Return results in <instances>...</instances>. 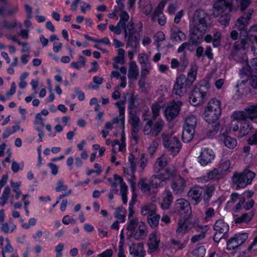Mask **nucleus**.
<instances>
[{
    "label": "nucleus",
    "instance_id": "nucleus-35",
    "mask_svg": "<svg viewBox=\"0 0 257 257\" xmlns=\"http://www.w3.org/2000/svg\"><path fill=\"white\" fill-rule=\"evenodd\" d=\"M160 219V216L158 214H152L148 216L147 220L149 224L152 228L156 227Z\"/></svg>",
    "mask_w": 257,
    "mask_h": 257
},
{
    "label": "nucleus",
    "instance_id": "nucleus-26",
    "mask_svg": "<svg viewBox=\"0 0 257 257\" xmlns=\"http://www.w3.org/2000/svg\"><path fill=\"white\" fill-rule=\"evenodd\" d=\"M160 175L162 179L166 181V180L175 179L178 175L175 170L167 168L164 170V172H161Z\"/></svg>",
    "mask_w": 257,
    "mask_h": 257
},
{
    "label": "nucleus",
    "instance_id": "nucleus-20",
    "mask_svg": "<svg viewBox=\"0 0 257 257\" xmlns=\"http://www.w3.org/2000/svg\"><path fill=\"white\" fill-rule=\"evenodd\" d=\"M219 140L223 142L224 145L229 149H232L237 145V141L234 138L222 134L219 136Z\"/></svg>",
    "mask_w": 257,
    "mask_h": 257
},
{
    "label": "nucleus",
    "instance_id": "nucleus-31",
    "mask_svg": "<svg viewBox=\"0 0 257 257\" xmlns=\"http://www.w3.org/2000/svg\"><path fill=\"white\" fill-rule=\"evenodd\" d=\"M139 74L137 66L134 61H132L130 64L128 73V78L131 79H137Z\"/></svg>",
    "mask_w": 257,
    "mask_h": 257
},
{
    "label": "nucleus",
    "instance_id": "nucleus-12",
    "mask_svg": "<svg viewBox=\"0 0 257 257\" xmlns=\"http://www.w3.org/2000/svg\"><path fill=\"white\" fill-rule=\"evenodd\" d=\"M171 188L175 194H181L184 190L186 187V182L185 180L179 175L174 179L171 184Z\"/></svg>",
    "mask_w": 257,
    "mask_h": 257
},
{
    "label": "nucleus",
    "instance_id": "nucleus-4",
    "mask_svg": "<svg viewBox=\"0 0 257 257\" xmlns=\"http://www.w3.org/2000/svg\"><path fill=\"white\" fill-rule=\"evenodd\" d=\"M252 10H248L240 16L237 20L236 24L238 30L240 31L239 40L236 41L234 44V48L235 50L244 49L248 40V32L246 30V26L249 24L253 13Z\"/></svg>",
    "mask_w": 257,
    "mask_h": 257
},
{
    "label": "nucleus",
    "instance_id": "nucleus-43",
    "mask_svg": "<svg viewBox=\"0 0 257 257\" xmlns=\"http://www.w3.org/2000/svg\"><path fill=\"white\" fill-rule=\"evenodd\" d=\"M135 156L132 154H130L129 157V162L130 165V168L131 169V174L130 175L133 177V178L135 179V176L134 175L136 171V164L135 161Z\"/></svg>",
    "mask_w": 257,
    "mask_h": 257
},
{
    "label": "nucleus",
    "instance_id": "nucleus-46",
    "mask_svg": "<svg viewBox=\"0 0 257 257\" xmlns=\"http://www.w3.org/2000/svg\"><path fill=\"white\" fill-rule=\"evenodd\" d=\"M230 165V163L229 160H226L220 164L218 169L222 175L229 169Z\"/></svg>",
    "mask_w": 257,
    "mask_h": 257
},
{
    "label": "nucleus",
    "instance_id": "nucleus-29",
    "mask_svg": "<svg viewBox=\"0 0 257 257\" xmlns=\"http://www.w3.org/2000/svg\"><path fill=\"white\" fill-rule=\"evenodd\" d=\"M173 200V195L171 192L168 190L165 191V196L163 198V201L161 203L162 207L166 209H168Z\"/></svg>",
    "mask_w": 257,
    "mask_h": 257
},
{
    "label": "nucleus",
    "instance_id": "nucleus-8",
    "mask_svg": "<svg viewBox=\"0 0 257 257\" xmlns=\"http://www.w3.org/2000/svg\"><path fill=\"white\" fill-rule=\"evenodd\" d=\"M175 212L184 217H189L192 213L189 202L184 198H180L176 201L174 205Z\"/></svg>",
    "mask_w": 257,
    "mask_h": 257
},
{
    "label": "nucleus",
    "instance_id": "nucleus-16",
    "mask_svg": "<svg viewBox=\"0 0 257 257\" xmlns=\"http://www.w3.org/2000/svg\"><path fill=\"white\" fill-rule=\"evenodd\" d=\"M221 34L219 31H216L212 36L210 34L207 35L205 38V41L207 43L212 42L214 47H219L221 45Z\"/></svg>",
    "mask_w": 257,
    "mask_h": 257
},
{
    "label": "nucleus",
    "instance_id": "nucleus-42",
    "mask_svg": "<svg viewBox=\"0 0 257 257\" xmlns=\"http://www.w3.org/2000/svg\"><path fill=\"white\" fill-rule=\"evenodd\" d=\"M253 214L252 213H244L240 217L237 218L235 220V223H240L242 222H248L249 221Z\"/></svg>",
    "mask_w": 257,
    "mask_h": 257
},
{
    "label": "nucleus",
    "instance_id": "nucleus-2",
    "mask_svg": "<svg viewBox=\"0 0 257 257\" xmlns=\"http://www.w3.org/2000/svg\"><path fill=\"white\" fill-rule=\"evenodd\" d=\"M210 17L204 10L195 11L190 24V40L193 45L200 43L203 36L211 28Z\"/></svg>",
    "mask_w": 257,
    "mask_h": 257
},
{
    "label": "nucleus",
    "instance_id": "nucleus-22",
    "mask_svg": "<svg viewBox=\"0 0 257 257\" xmlns=\"http://www.w3.org/2000/svg\"><path fill=\"white\" fill-rule=\"evenodd\" d=\"M149 183L151 187L154 188L163 186L166 184V181L162 179L160 174L153 175L149 180Z\"/></svg>",
    "mask_w": 257,
    "mask_h": 257
},
{
    "label": "nucleus",
    "instance_id": "nucleus-52",
    "mask_svg": "<svg viewBox=\"0 0 257 257\" xmlns=\"http://www.w3.org/2000/svg\"><path fill=\"white\" fill-rule=\"evenodd\" d=\"M247 143L249 145H257V130L253 134L251 137L247 140Z\"/></svg>",
    "mask_w": 257,
    "mask_h": 257
},
{
    "label": "nucleus",
    "instance_id": "nucleus-56",
    "mask_svg": "<svg viewBox=\"0 0 257 257\" xmlns=\"http://www.w3.org/2000/svg\"><path fill=\"white\" fill-rule=\"evenodd\" d=\"M113 251L111 249H108L105 251L99 254L97 257H112Z\"/></svg>",
    "mask_w": 257,
    "mask_h": 257
},
{
    "label": "nucleus",
    "instance_id": "nucleus-45",
    "mask_svg": "<svg viewBox=\"0 0 257 257\" xmlns=\"http://www.w3.org/2000/svg\"><path fill=\"white\" fill-rule=\"evenodd\" d=\"M248 238L246 233L235 234L233 237L228 239V241H246Z\"/></svg>",
    "mask_w": 257,
    "mask_h": 257
},
{
    "label": "nucleus",
    "instance_id": "nucleus-1",
    "mask_svg": "<svg viewBox=\"0 0 257 257\" xmlns=\"http://www.w3.org/2000/svg\"><path fill=\"white\" fill-rule=\"evenodd\" d=\"M122 0H116L117 4L116 10L120 12L119 15L120 20L117 25L114 26L111 25L109 26L110 31L116 35L121 34L122 30L124 36L127 39V46H131L135 49L138 47L140 40V34L135 27V23L133 20L128 21L130 16L128 13L124 11V6Z\"/></svg>",
    "mask_w": 257,
    "mask_h": 257
},
{
    "label": "nucleus",
    "instance_id": "nucleus-33",
    "mask_svg": "<svg viewBox=\"0 0 257 257\" xmlns=\"http://www.w3.org/2000/svg\"><path fill=\"white\" fill-rule=\"evenodd\" d=\"M146 231L145 223L143 222H141L139 225V227L136 231L134 235L135 239L138 240L141 238V237L145 235Z\"/></svg>",
    "mask_w": 257,
    "mask_h": 257
},
{
    "label": "nucleus",
    "instance_id": "nucleus-14",
    "mask_svg": "<svg viewBox=\"0 0 257 257\" xmlns=\"http://www.w3.org/2000/svg\"><path fill=\"white\" fill-rule=\"evenodd\" d=\"M214 158V155L212 151L209 150L208 149H205L201 152L200 155L199 157L198 162L202 165H206L210 163Z\"/></svg>",
    "mask_w": 257,
    "mask_h": 257
},
{
    "label": "nucleus",
    "instance_id": "nucleus-3",
    "mask_svg": "<svg viewBox=\"0 0 257 257\" xmlns=\"http://www.w3.org/2000/svg\"><path fill=\"white\" fill-rule=\"evenodd\" d=\"M232 0H216L213 6L214 11L212 16L218 17V21L224 27L229 25L231 15L229 12L233 10Z\"/></svg>",
    "mask_w": 257,
    "mask_h": 257
},
{
    "label": "nucleus",
    "instance_id": "nucleus-41",
    "mask_svg": "<svg viewBox=\"0 0 257 257\" xmlns=\"http://www.w3.org/2000/svg\"><path fill=\"white\" fill-rule=\"evenodd\" d=\"M139 188L144 192H150V187H151L150 183L149 184L145 183L144 179H141L138 183Z\"/></svg>",
    "mask_w": 257,
    "mask_h": 257
},
{
    "label": "nucleus",
    "instance_id": "nucleus-13",
    "mask_svg": "<svg viewBox=\"0 0 257 257\" xmlns=\"http://www.w3.org/2000/svg\"><path fill=\"white\" fill-rule=\"evenodd\" d=\"M203 188L196 186L192 187L188 193V196L193 201L194 204H197L201 200Z\"/></svg>",
    "mask_w": 257,
    "mask_h": 257
},
{
    "label": "nucleus",
    "instance_id": "nucleus-54",
    "mask_svg": "<svg viewBox=\"0 0 257 257\" xmlns=\"http://www.w3.org/2000/svg\"><path fill=\"white\" fill-rule=\"evenodd\" d=\"M171 38L176 41H179V39H178V28L177 27H175L172 28L171 29Z\"/></svg>",
    "mask_w": 257,
    "mask_h": 257
},
{
    "label": "nucleus",
    "instance_id": "nucleus-6",
    "mask_svg": "<svg viewBox=\"0 0 257 257\" xmlns=\"http://www.w3.org/2000/svg\"><path fill=\"white\" fill-rule=\"evenodd\" d=\"M255 177V173L248 169L241 173L235 172L232 176V182L236 184V189L245 188L250 184Z\"/></svg>",
    "mask_w": 257,
    "mask_h": 257
},
{
    "label": "nucleus",
    "instance_id": "nucleus-9",
    "mask_svg": "<svg viewBox=\"0 0 257 257\" xmlns=\"http://www.w3.org/2000/svg\"><path fill=\"white\" fill-rule=\"evenodd\" d=\"M251 105L246 107L243 111H236L233 112L231 117L236 120L243 121H247L248 119L251 120L254 118L253 110Z\"/></svg>",
    "mask_w": 257,
    "mask_h": 257
},
{
    "label": "nucleus",
    "instance_id": "nucleus-58",
    "mask_svg": "<svg viewBox=\"0 0 257 257\" xmlns=\"http://www.w3.org/2000/svg\"><path fill=\"white\" fill-rule=\"evenodd\" d=\"M119 114L120 116V120L121 121L123 130L124 127V107L119 108Z\"/></svg>",
    "mask_w": 257,
    "mask_h": 257
},
{
    "label": "nucleus",
    "instance_id": "nucleus-37",
    "mask_svg": "<svg viewBox=\"0 0 257 257\" xmlns=\"http://www.w3.org/2000/svg\"><path fill=\"white\" fill-rule=\"evenodd\" d=\"M11 193V189L9 186H7L5 187V190L4 192H3V194L2 195V196L1 197V199L2 200V201L0 202V205L4 206L7 200H8L9 197Z\"/></svg>",
    "mask_w": 257,
    "mask_h": 257
},
{
    "label": "nucleus",
    "instance_id": "nucleus-10",
    "mask_svg": "<svg viewBox=\"0 0 257 257\" xmlns=\"http://www.w3.org/2000/svg\"><path fill=\"white\" fill-rule=\"evenodd\" d=\"M202 87L201 86L199 87H196L191 91L189 102L192 105L196 106L204 102L206 93L203 90Z\"/></svg>",
    "mask_w": 257,
    "mask_h": 257
},
{
    "label": "nucleus",
    "instance_id": "nucleus-38",
    "mask_svg": "<svg viewBox=\"0 0 257 257\" xmlns=\"http://www.w3.org/2000/svg\"><path fill=\"white\" fill-rule=\"evenodd\" d=\"M238 4V7L241 12H243L251 4L252 0H235Z\"/></svg>",
    "mask_w": 257,
    "mask_h": 257
},
{
    "label": "nucleus",
    "instance_id": "nucleus-49",
    "mask_svg": "<svg viewBox=\"0 0 257 257\" xmlns=\"http://www.w3.org/2000/svg\"><path fill=\"white\" fill-rule=\"evenodd\" d=\"M160 106L158 104H154L152 106V110L153 114V119L155 120L159 114Z\"/></svg>",
    "mask_w": 257,
    "mask_h": 257
},
{
    "label": "nucleus",
    "instance_id": "nucleus-40",
    "mask_svg": "<svg viewBox=\"0 0 257 257\" xmlns=\"http://www.w3.org/2000/svg\"><path fill=\"white\" fill-rule=\"evenodd\" d=\"M157 163L159 166V168H157L156 164L155 167L156 172H160L161 171H162L164 167L166 166L167 161L165 157H161L158 159Z\"/></svg>",
    "mask_w": 257,
    "mask_h": 257
},
{
    "label": "nucleus",
    "instance_id": "nucleus-25",
    "mask_svg": "<svg viewBox=\"0 0 257 257\" xmlns=\"http://www.w3.org/2000/svg\"><path fill=\"white\" fill-rule=\"evenodd\" d=\"M195 133V130H191L187 128V127H183L182 132V139L184 143H189L194 137Z\"/></svg>",
    "mask_w": 257,
    "mask_h": 257
},
{
    "label": "nucleus",
    "instance_id": "nucleus-44",
    "mask_svg": "<svg viewBox=\"0 0 257 257\" xmlns=\"http://www.w3.org/2000/svg\"><path fill=\"white\" fill-rule=\"evenodd\" d=\"M205 252L206 249L204 246H199L193 251V254L195 257H203Z\"/></svg>",
    "mask_w": 257,
    "mask_h": 257
},
{
    "label": "nucleus",
    "instance_id": "nucleus-60",
    "mask_svg": "<svg viewBox=\"0 0 257 257\" xmlns=\"http://www.w3.org/2000/svg\"><path fill=\"white\" fill-rule=\"evenodd\" d=\"M226 239L225 234L223 233H219L218 232L216 231L215 234L213 236L214 241H220L221 239Z\"/></svg>",
    "mask_w": 257,
    "mask_h": 257
},
{
    "label": "nucleus",
    "instance_id": "nucleus-15",
    "mask_svg": "<svg viewBox=\"0 0 257 257\" xmlns=\"http://www.w3.org/2000/svg\"><path fill=\"white\" fill-rule=\"evenodd\" d=\"M130 250L131 254H134V257H144L145 255L142 242L137 244L133 243L130 246Z\"/></svg>",
    "mask_w": 257,
    "mask_h": 257
},
{
    "label": "nucleus",
    "instance_id": "nucleus-23",
    "mask_svg": "<svg viewBox=\"0 0 257 257\" xmlns=\"http://www.w3.org/2000/svg\"><path fill=\"white\" fill-rule=\"evenodd\" d=\"M214 229L219 233L225 234L228 230L229 226L223 220L220 219L216 221Z\"/></svg>",
    "mask_w": 257,
    "mask_h": 257
},
{
    "label": "nucleus",
    "instance_id": "nucleus-48",
    "mask_svg": "<svg viewBox=\"0 0 257 257\" xmlns=\"http://www.w3.org/2000/svg\"><path fill=\"white\" fill-rule=\"evenodd\" d=\"M129 106L128 109H132L133 108H136L139 105V103L137 101V98L134 96L133 94L132 95L129 101Z\"/></svg>",
    "mask_w": 257,
    "mask_h": 257
},
{
    "label": "nucleus",
    "instance_id": "nucleus-7",
    "mask_svg": "<svg viewBox=\"0 0 257 257\" xmlns=\"http://www.w3.org/2000/svg\"><path fill=\"white\" fill-rule=\"evenodd\" d=\"M163 145L170 151L172 155H176L181 149V143L176 137H169L163 135Z\"/></svg>",
    "mask_w": 257,
    "mask_h": 257
},
{
    "label": "nucleus",
    "instance_id": "nucleus-62",
    "mask_svg": "<svg viewBox=\"0 0 257 257\" xmlns=\"http://www.w3.org/2000/svg\"><path fill=\"white\" fill-rule=\"evenodd\" d=\"M205 235V232L202 231L199 234L194 235L192 238L191 241H199L203 239Z\"/></svg>",
    "mask_w": 257,
    "mask_h": 257
},
{
    "label": "nucleus",
    "instance_id": "nucleus-27",
    "mask_svg": "<svg viewBox=\"0 0 257 257\" xmlns=\"http://www.w3.org/2000/svg\"><path fill=\"white\" fill-rule=\"evenodd\" d=\"M252 128V126L249 121H245L242 122L239 130V137H243L247 135Z\"/></svg>",
    "mask_w": 257,
    "mask_h": 257
},
{
    "label": "nucleus",
    "instance_id": "nucleus-30",
    "mask_svg": "<svg viewBox=\"0 0 257 257\" xmlns=\"http://www.w3.org/2000/svg\"><path fill=\"white\" fill-rule=\"evenodd\" d=\"M129 222L126 229L128 230V236H132L134 231L138 225V220L137 218H132L129 219Z\"/></svg>",
    "mask_w": 257,
    "mask_h": 257
},
{
    "label": "nucleus",
    "instance_id": "nucleus-24",
    "mask_svg": "<svg viewBox=\"0 0 257 257\" xmlns=\"http://www.w3.org/2000/svg\"><path fill=\"white\" fill-rule=\"evenodd\" d=\"M151 19L153 22L158 21V23L164 26L166 24V18L163 12L159 11H155L154 12Z\"/></svg>",
    "mask_w": 257,
    "mask_h": 257
},
{
    "label": "nucleus",
    "instance_id": "nucleus-53",
    "mask_svg": "<svg viewBox=\"0 0 257 257\" xmlns=\"http://www.w3.org/2000/svg\"><path fill=\"white\" fill-rule=\"evenodd\" d=\"M139 61L143 66H150V64L148 62V59L144 54H142L139 56Z\"/></svg>",
    "mask_w": 257,
    "mask_h": 257
},
{
    "label": "nucleus",
    "instance_id": "nucleus-57",
    "mask_svg": "<svg viewBox=\"0 0 257 257\" xmlns=\"http://www.w3.org/2000/svg\"><path fill=\"white\" fill-rule=\"evenodd\" d=\"M159 242H149L148 243L149 250L150 252H153L156 250L159 246Z\"/></svg>",
    "mask_w": 257,
    "mask_h": 257
},
{
    "label": "nucleus",
    "instance_id": "nucleus-36",
    "mask_svg": "<svg viewBox=\"0 0 257 257\" xmlns=\"http://www.w3.org/2000/svg\"><path fill=\"white\" fill-rule=\"evenodd\" d=\"M156 212V208L153 204L144 206L142 209V214L143 215H152L155 214Z\"/></svg>",
    "mask_w": 257,
    "mask_h": 257
},
{
    "label": "nucleus",
    "instance_id": "nucleus-32",
    "mask_svg": "<svg viewBox=\"0 0 257 257\" xmlns=\"http://www.w3.org/2000/svg\"><path fill=\"white\" fill-rule=\"evenodd\" d=\"M206 107L208 109H213V111L216 110L217 113H221L220 101L216 98H213L209 101Z\"/></svg>",
    "mask_w": 257,
    "mask_h": 257
},
{
    "label": "nucleus",
    "instance_id": "nucleus-28",
    "mask_svg": "<svg viewBox=\"0 0 257 257\" xmlns=\"http://www.w3.org/2000/svg\"><path fill=\"white\" fill-rule=\"evenodd\" d=\"M164 126V122L161 119H158L154 124L152 123V136H157L162 131Z\"/></svg>",
    "mask_w": 257,
    "mask_h": 257
},
{
    "label": "nucleus",
    "instance_id": "nucleus-55",
    "mask_svg": "<svg viewBox=\"0 0 257 257\" xmlns=\"http://www.w3.org/2000/svg\"><path fill=\"white\" fill-rule=\"evenodd\" d=\"M155 41L159 43L163 41L165 39V36L163 32H158L155 35Z\"/></svg>",
    "mask_w": 257,
    "mask_h": 257
},
{
    "label": "nucleus",
    "instance_id": "nucleus-63",
    "mask_svg": "<svg viewBox=\"0 0 257 257\" xmlns=\"http://www.w3.org/2000/svg\"><path fill=\"white\" fill-rule=\"evenodd\" d=\"M157 147H158L157 143L156 142H153L152 143V144L148 148V151L151 156L153 155L154 153L156 151Z\"/></svg>",
    "mask_w": 257,
    "mask_h": 257
},
{
    "label": "nucleus",
    "instance_id": "nucleus-47",
    "mask_svg": "<svg viewBox=\"0 0 257 257\" xmlns=\"http://www.w3.org/2000/svg\"><path fill=\"white\" fill-rule=\"evenodd\" d=\"M207 175L208 178L211 180L218 178L222 176L218 169L216 168H214L213 170L209 172Z\"/></svg>",
    "mask_w": 257,
    "mask_h": 257
},
{
    "label": "nucleus",
    "instance_id": "nucleus-18",
    "mask_svg": "<svg viewBox=\"0 0 257 257\" xmlns=\"http://www.w3.org/2000/svg\"><path fill=\"white\" fill-rule=\"evenodd\" d=\"M221 113H217V111H213V109L205 108L204 113V119L206 122H211L214 120H218V118Z\"/></svg>",
    "mask_w": 257,
    "mask_h": 257
},
{
    "label": "nucleus",
    "instance_id": "nucleus-50",
    "mask_svg": "<svg viewBox=\"0 0 257 257\" xmlns=\"http://www.w3.org/2000/svg\"><path fill=\"white\" fill-rule=\"evenodd\" d=\"M152 120H149L147 122V124L145 126V127L144 129V133L145 135H149V134H151L152 135Z\"/></svg>",
    "mask_w": 257,
    "mask_h": 257
},
{
    "label": "nucleus",
    "instance_id": "nucleus-21",
    "mask_svg": "<svg viewBox=\"0 0 257 257\" xmlns=\"http://www.w3.org/2000/svg\"><path fill=\"white\" fill-rule=\"evenodd\" d=\"M188 217H185L182 220L180 219L178 222V227L177 231L182 234L187 232L192 225L189 221L187 219Z\"/></svg>",
    "mask_w": 257,
    "mask_h": 257
},
{
    "label": "nucleus",
    "instance_id": "nucleus-17",
    "mask_svg": "<svg viewBox=\"0 0 257 257\" xmlns=\"http://www.w3.org/2000/svg\"><path fill=\"white\" fill-rule=\"evenodd\" d=\"M129 113L131 115L129 122L132 125V130H133L135 133H138L140 131V119L136 114L135 111L131 110L129 111Z\"/></svg>",
    "mask_w": 257,
    "mask_h": 257
},
{
    "label": "nucleus",
    "instance_id": "nucleus-59",
    "mask_svg": "<svg viewBox=\"0 0 257 257\" xmlns=\"http://www.w3.org/2000/svg\"><path fill=\"white\" fill-rule=\"evenodd\" d=\"M204 55H206L209 60H212L213 58V54L212 53V49L210 46L206 48L204 51Z\"/></svg>",
    "mask_w": 257,
    "mask_h": 257
},
{
    "label": "nucleus",
    "instance_id": "nucleus-64",
    "mask_svg": "<svg viewBox=\"0 0 257 257\" xmlns=\"http://www.w3.org/2000/svg\"><path fill=\"white\" fill-rule=\"evenodd\" d=\"M250 85L254 88H257V76H252L249 80Z\"/></svg>",
    "mask_w": 257,
    "mask_h": 257
},
{
    "label": "nucleus",
    "instance_id": "nucleus-39",
    "mask_svg": "<svg viewBox=\"0 0 257 257\" xmlns=\"http://www.w3.org/2000/svg\"><path fill=\"white\" fill-rule=\"evenodd\" d=\"M215 190V188L213 185L207 186L204 192V194L207 195V197H204V201L206 203H207L211 197L212 196V193Z\"/></svg>",
    "mask_w": 257,
    "mask_h": 257
},
{
    "label": "nucleus",
    "instance_id": "nucleus-61",
    "mask_svg": "<svg viewBox=\"0 0 257 257\" xmlns=\"http://www.w3.org/2000/svg\"><path fill=\"white\" fill-rule=\"evenodd\" d=\"M226 239L225 234L223 233H219L218 232L216 231L215 234L213 236L214 241H220L221 239Z\"/></svg>",
    "mask_w": 257,
    "mask_h": 257
},
{
    "label": "nucleus",
    "instance_id": "nucleus-5",
    "mask_svg": "<svg viewBox=\"0 0 257 257\" xmlns=\"http://www.w3.org/2000/svg\"><path fill=\"white\" fill-rule=\"evenodd\" d=\"M197 71L196 66H192L188 73L187 77L183 74L178 77L173 88V92L176 95L181 96L187 92V88L191 87L196 79Z\"/></svg>",
    "mask_w": 257,
    "mask_h": 257
},
{
    "label": "nucleus",
    "instance_id": "nucleus-34",
    "mask_svg": "<svg viewBox=\"0 0 257 257\" xmlns=\"http://www.w3.org/2000/svg\"><path fill=\"white\" fill-rule=\"evenodd\" d=\"M197 124V118L194 115H190L187 117L185 120L184 127H187L191 130H195Z\"/></svg>",
    "mask_w": 257,
    "mask_h": 257
},
{
    "label": "nucleus",
    "instance_id": "nucleus-11",
    "mask_svg": "<svg viewBox=\"0 0 257 257\" xmlns=\"http://www.w3.org/2000/svg\"><path fill=\"white\" fill-rule=\"evenodd\" d=\"M181 105V101H173L170 105L166 107L165 114L168 120L171 121L178 115Z\"/></svg>",
    "mask_w": 257,
    "mask_h": 257
},
{
    "label": "nucleus",
    "instance_id": "nucleus-51",
    "mask_svg": "<svg viewBox=\"0 0 257 257\" xmlns=\"http://www.w3.org/2000/svg\"><path fill=\"white\" fill-rule=\"evenodd\" d=\"M244 242H241V243H238V242H227V249L228 250H233L237 248L240 246Z\"/></svg>",
    "mask_w": 257,
    "mask_h": 257
},
{
    "label": "nucleus",
    "instance_id": "nucleus-19",
    "mask_svg": "<svg viewBox=\"0 0 257 257\" xmlns=\"http://www.w3.org/2000/svg\"><path fill=\"white\" fill-rule=\"evenodd\" d=\"M208 123L206 133L209 137H213L215 136L219 128V123L218 120H214L211 122H207Z\"/></svg>",
    "mask_w": 257,
    "mask_h": 257
}]
</instances>
